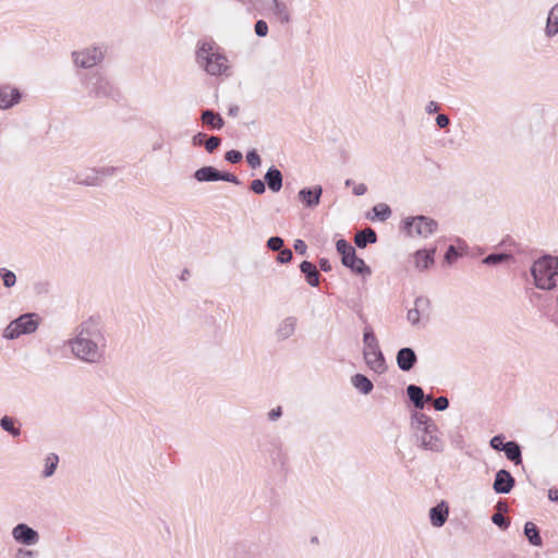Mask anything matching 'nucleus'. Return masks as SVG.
Here are the masks:
<instances>
[{
	"label": "nucleus",
	"instance_id": "5",
	"mask_svg": "<svg viewBox=\"0 0 558 558\" xmlns=\"http://www.w3.org/2000/svg\"><path fill=\"white\" fill-rule=\"evenodd\" d=\"M363 356L366 365L376 374H383L387 369L384 354L373 328L366 325L363 329Z\"/></svg>",
	"mask_w": 558,
	"mask_h": 558
},
{
	"label": "nucleus",
	"instance_id": "31",
	"mask_svg": "<svg viewBox=\"0 0 558 558\" xmlns=\"http://www.w3.org/2000/svg\"><path fill=\"white\" fill-rule=\"evenodd\" d=\"M524 535L533 546H542L543 541L537 526L533 522H526L524 525Z\"/></svg>",
	"mask_w": 558,
	"mask_h": 558
},
{
	"label": "nucleus",
	"instance_id": "47",
	"mask_svg": "<svg viewBox=\"0 0 558 558\" xmlns=\"http://www.w3.org/2000/svg\"><path fill=\"white\" fill-rule=\"evenodd\" d=\"M292 257H293L292 251L289 248H283V250L279 251L277 260L281 264H286V263L291 262Z\"/></svg>",
	"mask_w": 558,
	"mask_h": 558
},
{
	"label": "nucleus",
	"instance_id": "58",
	"mask_svg": "<svg viewBox=\"0 0 558 558\" xmlns=\"http://www.w3.org/2000/svg\"><path fill=\"white\" fill-rule=\"evenodd\" d=\"M239 113V107L238 106H233L229 109V114L232 116V117H236Z\"/></svg>",
	"mask_w": 558,
	"mask_h": 558
},
{
	"label": "nucleus",
	"instance_id": "25",
	"mask_svg": "<svg viewBox=\"0 0 558 558\" xmlns=\"http://www.w3.org/2000/svg\"><path fill=\"white\" fill-rule=\"evenodd\" d=\"M300 269L310 286L317 287L319 284V272L313 263L304 260L301 263Z\"/></svg>",
	"mask_w": 558,
	"mask_h": 558
},
{
	"label": "nucleus",
	"instance_id": "45",
	"mask_svg": "<svg viewBox=\"0 0 558 558\" xmlns=\"http://www.w3.org/2000/svg\"><path fill=\"white\" fill-rule=\"evenodd\" d=\"M266 183L260 179H255L251 182V190L256 194H263L266 191Z\"/></svg>",
	"mask_w": 558,
	"mask_h": 558
},
{
	"label": "nucleus",
	"instance_id": "24",
	"mask_svg": "<svg viewBox=\"0 0 558 558\" xmlns=\"http://www.w3.org/2000/svg\"><path fill=\"white\" fill-rule=\"evenodd\" d=\"M265 183L272 192H279L282 187V173L276 167H270L265 173Z\"/></svg>",
	"mask_w": 558,
	"mask_h": 558
},
{
	"label": "nucleus",
	"instance_id": "56",
	"mask_svg": "<svg viewBox=\"0 0 558 558\" xmlns=\"http://www.w3.org/2000/svg\"><path fill=\"white\" fill-rule=\"evenodd\" d=\"M319 267L323 271H330L331 270V265L330 263L325 259V258H322L320 262H319Z\"/></svg>",
	"mask_w": 558,
	"mask_h": 558
},
{
	"label": "nucleus",
	"instance_id": "61",
	"mask_svg": "<svg viewBox=\"0 0 558 558\" xmlns=\"http://www.w3.org/2000/svg\"><path fill=\"white\" fill-rule=\"evenodd\" d=\"M351 182H352V181H351L350 179H348V180L345 181V185H351Z\"/></svg>",
	"mask_w": 558,
	"mask_h": 558
},
{
	"label": "nucleus",
	"instance_id": "12",
	"mask_svg": "<svg viewBox=\"0 0 558 558\" xmlns=\"http://www.w3.org/2000/svg\"><path fill=\"white\" fill-rule=\"evenodd\" d=\"M299 320L295 316L282 318L276 326L275 338L278 342L290 339L296 331Z\"/></svg>",
	"mask_w": 558,
	"mask_h": 558
},
{
	"label": "nucleus",
	"instance_id": "20",
	"mask_svg": "<svg viewBox=\"0 0 558 558\" xmlns=\"http://www.w3.org/2000/svg\"><path fill=\"white\" fill-rule=\"evenodd\" d=\"M267 9L279 19L281 23L290 22V12L287 4L280 0H262Z\"/></svg>",
	"mask_w": 558,
	"mask_h": 558
},
{
	"label": "nucleus",
	"instance_id": "59",
	"mask_svg": "<svg viewBox=\"0 0 558 558\" xmlns=\"http://www.w3.org/2000/svg\"><path fill=\"white\" fill-rule=\"evenodd\" d=\"M22 553L24 555V558H29L33 555V551H31V550H25V551H22Z\"/></svg>",
	"mask_w": 558,
	"mask_h": 558
},
{
	"label": "nucleus",
	"instance_id": "27",
	"mask_svg": "<svg viewBox=\"0 0 558 558\" xmlns=\"http://www.w3.org/2000/svg\"><path fill=\"white\" fill-rule=\"evenodd\" d=\"M377 241V234L372 228H365L356 232L354 236L355 245L360 248L365 247L367 244H373Z\"/></svg>",
	"mask_w": 558,
	"mask_h": 558
},
{
	"label": "nucleus",
	"instance_id": "40",
	"mask_svg": "<svg viewBox=\"0 0 558 558\" xmlns=\"http://www.w3.org/2000/svg\"><path fill=\"white\" fill-rule=\"evenodd\" d=\"M283 240L280 236H271L267 241V247L274 252H279L282 250Z\"/></svg>",
	"mask_w": 558,
	"mask_h": 558
},
{
	"label": "nucleus",
	"instance_id": "14",
	"mask_svg": "<svg viewBox=\"0 0 558 558\" xmlns=\"http://www.w3.org/2000/svg\"><path fill=\"white\" fill-rule=\"evenodd\" d=\"M430 302L427 298L418 296L414 301V308L408 311L407 319L412 324H418L422 316H428Z\"/></svg>",
	"mask_w": 558,
	"mask_h": 558
},
{
	"label": "nucleus",
	"instance_id": "36",
	"mask_svg": "<svg viewBox=\"0 0 558 558\" xmlns=\"http://www.w3.org/2000/svg\"><path fill=\"white\" fill-rule=\"evenodd\" d=\"M0 277L5 288H12L16 283V276L7 268H0Z\"/></svg>",
	"mask_w": 558,
	"mask_h": 558
},
{
	"label": "nucleus",
	"instance_id": "38",
	"mask_svg": "<svg viewBox=\"0 0 558 558\" xmlns=\"http://www.w3.org/2000/svg\"><path fill=\"white\" fill-rule=\"evenodd\" d=\"M336 248L341 255V258H343V256H349L352 252H354V247L343 239L337 241Z\"/></svg>",
	"mask_w": 558,
	"mask_h": 558
},
{
	"label": "nucleus",
	"instance_id": "11",
	"mask_svg": "<svg viewBox=\"0 0 558 558\" xmlns=\"http://www.w3.org/2000/svg\"><path fill=\"white\" fill-rule=\"evenodd\" d=\"M13 538L23 545L32 546L39 542V534L25 523H19L12 530Z\"/></svg>",
	"mask_w": 558,
	"mask_h": 558
},
{
	"label": "nucleus",
	"instance_id": "33",
	"mask_svg": "<svg viewBox=\"0 0 558 558\" xmlns=\"http://www.w3.org/2000/svg\"><path fill=\"white\" fill-rule=\"evenodd\" d=\"M374 217L372 219L377 218L378 220L385 221L391 216V209L387 204L380 203L373 207Z\"/></svg>",
	"mask_w": 558,
	"mask_h": 558
},
{
	"label": "nucleus",
	"instance_id": "41",
	"mask_svg": "<svg viewBox=\"0 0 558 558\" xmlns=\"http://www.w3.org/2000/svg\"><path fill=\"white\" fill-rule=\"evenodd\" d=\"M504 440H505L504 435H496L490 439L489 445L493 449H495L497 451H502L504 448L506 447V442H504Z\"/></svg>",
	"mask_w": 558,
	"mask_h": 558
},
{
	"label": "nucleus",
	"instance_id": "44",
	"mask_svg": "<svg viewBox=\"0 0 558 558\" xmlns=\"http://www.w3.org/2000/svg\"><path fill=\"white\" fill-rule=\"evenodd\" d=\"M225 158L231 163H238L242 160L243 156L241 151L232 149L226 153Z\"/></svg>",
	"mask_w": 558,
	"mask_h": 558
},
{
	"label": "nucleus",
	"instance_id": "21",
	"mask_svg": "<svg viewBox=\"0 0 558 558\" xmlns=\"http://www.w3.org/2000/svg\"><path fill=\"white\" fill-rule=\"evenodd\" d=\"M73 181L80 185L85 186H100L99 177L96 168H88L81 172H77Z\"/></svg>",
	"mask_w": 558,
	"mask_h": 558
},
{
	"label": "nucleus",
	"instance_id": "7",
	"mask_svg": "<svg viewBox=\"0 0 558 558\" xmlns=\"http://www.w3.org/2000/svg\"><path fill=\"white\" fill-rule=\"evenodd\" d=\"M38 325L39 322L36 314H23L7 326L3 337L15 339L22 335L32 333L38 328Z\"/></svg>",
	"mask_w": 558,
	"mask_h": 558
},
{
	"label": "nucleus",
	"instance_id": "2",
	"mask_svg": "<svg viewBox=\"0 0 558 558\" xmlns=\"http://www.w3.org/2000/svg\"><path fill=\"white\" fill-rule=\"evenodd\" d=\"M411 429L417 447L432 452H442L445 441L437 424L423 412L411 415Z\"/></svg>",
	"mask_w": 558,
	"mask_h": 558
},
{
	"label": "nucleus",
	"instance_id": "26",
	"mask_svg": "<svg viewBox=\"0 0 558 558\" xmlns=\"http://www.w3.org/2000/svg\"><path fill=\"white\" fill-rule=\"evenodd\" d=\"M201 120L203 124L209 126L213 130H220L225 124L221 116L209 109H206L202 112Z\"/></svg>",
	"mask_w": 558,
	"mask_h": 558
},
{
	"label": "nucleus",
	"instance_id": "9",
	"mask_svg": "<svg viewBox=\"0 0 558 558\" xmlns=\"http://www.w3.org/2000/svg\"><path fill=\"white\" fill-rule=\"evenodd\" d=\"M105 50L102 47H85L72 52L73 63L82 69H90L102 61Z\"/></svg>",
	"mask_w": 558,
	"mask_h": 558
},
{
	"label": "nucleus",
	"instance_id": "23",
	"mask_svg": "<svg viewBox=\"0 0 558 558\" xmlns=\"http://www.w3.org/2000/svg\"><path fill=\"white\" fill-rule=\"evenodd\" d=\"M407 395L414 407L421 410L424 408L425 401L433 400L430 395L425 397L423 389L416 385H409L407 387Z\"/></svg>",
	"mask_w": 558,
	"mask_h": 558
},
{
	"label": "nucleus",
	"instance_id": "54",
	"mask_svg": "<svg viewBox=\"0 0 558 558\" xmlns=\"http://www.w3.org/2000/svg\"><path fill=\"white\" fill-rule=\"evenodd\" d=\"M439 104L434 101V100H430L427 102L426 107H425V111L428 113V114H433L435 112H437L439 110Z\"/></svg>",
	"mask_w": 558,
	"mask_h": 558
},
{
	"label": "nucleus",
	"instance_id": "53",
	"mask_svg": "<svg viewBox=\"0 0 558 558\" xmlns=\"http://www.w3.org/2000/svg\"><path fill=\"white\" fill-rule=\"evenodd\" d=\"M282 415V409L281 407H277L272 410H270L267 414L268 420L271 422L277 421Z\"/></svg>",
	"mask_w": 558,
	"mask_h": 558
},
{
	"label": "nucleus",
	"instance_id": "3",
	"mask_svg": "<svg viewBox=\"0 0 558 558\" xmlns=\"http://www.w3.org/2000/svg\"><path fill=\"white\" fill-rule=\"evenodd\" d=\"M196 63L207 74L218 76L229 70V61L220 47L211 40H203L197 44Z\"/></svg>",
	"mask_w": 558,
	"mask_h": 558
},
{
	"label": "nucleus",
	"instance_id": "43",
	"mask_svg": "<svg viewBox=\"0 0 558 558\" xmlns=\"http://www.w3.org/2000/svg\"><path fill=\"white\" fill-rule=\"evenodd\" d=\"M492 521L494 524L501 527L502 530H506L509 526L508 519L499 512L493 514Z\"/></svg>",
	"mask_w": 558,
	"mask_h": 558
},
{
	"label": "nucleus",
	"instance_id": "16",
	"mask_svg": "<svg viewBox=\"0 0 558 558\" xmlns=\"http://www.w3.org/2000/svg\"><path fill=\"white\" fill-rule=\"evenodd\" d=\"M397 365L403 372L411 371L417 362V356L413 349L402 348L397 353Z\"/></svg>",
	"mask_w": 558,
	"mask_h": 558
},
{
	"label": "nucleus",
	"instance_id": "60",
	"mask_svg": "<svg viewBox=\"0 0 558 558\" xmlns=\"http://www.w3.org/2000/svg\"><path fill=\"white\" fill-rule=\"evenodd\" d=\"M161 148V144H154L153 149L158 150Z\"/></svg>",
	"mask_w": 558,
	"mask_h": 558
},
{
	"label": "nucleus",
	"instance_id": "50",
	"mask_svg": "<svg viewBox=\"0 0 558 558\" xmlns=\"http://www.w3.org/2000/svg\"><path fill=\"white\" fill-rule=\"evenodd\" d=\"M207 138V135L205 133L198 132L192 137V145L193 146H203L205 141Z\"/></svg>",
	"mask_w": 558,
	"mask_h": 558
},
{
	"label": "nucleus",
	"instance_id": "48",
	"mask_svg": "<svg viewBox=\"0 0 558 558\" xmlns=\"http://www.w3.org/2000/svg\"><path fill=\"white\" fill-rule=\"evenodd\" d=\"M434 408L437 411H445L449 407V400L446 397H438L433 401Z\"/></svg>",
	"mask_w": 558,
	"mask_h": 558
},
{
	"label": "nucleus",
	"instance_id": "55",
	"mask_svg": "<svg viewBox=\"0 0 558 558\" xmlns=\"http://www.w3.org/2000/svg\"><path fill=\"white\" fill-rule=\"evenodd\" d=\"M367 187L364 183H359L353 187V193L356 196H362L366 193Z\"/></svg>",
	"mask_w": 558,
	"mask_h": 558
},
{
	"label": "nucleus",
	"instance_id": "32",
	"mask_svg": "<svg viewBox=\"0 0 558 558\" xmlns=\"http://www.w3.org/2000/svg\"><path fill=\"white\" fill-rule=\"evenodd\" d=\"M44 461H45V466H44L41 476L44 478L51 477L54 474V472H56V470L58 468L59 457L56 453H49L45 458Z\"/></svg>",
	"mask_w": 558,
	"mask_h": 558
},
{
	"label": "nucleus",
	"instance_id": "49",
	"mask_svg": "<svg viewBox=\"0 0 558 558\" xmlns=\"http://www.w3.org/2000/svg\"><path fill=\"white\" fill-rule=\"evenodd\" d=\"M293 247L298 254H301V255L306 254L307 245L303 240H301V239L295 240Z\"/></svg>",
	"mask_w": 558,
	"mask_h": 558
},
{
	"label": "nucleus",
	"instance_id": "4",
	"mask_svg": "<svg viewBox=\"0 0 558 558\" xmlns=\"http://www.w3.org/2000/svg\"><path fill=\"white\" fill-rule=\"evenodd\" d=\"M531 274L538 289H554L558 276V258L550 255L538 258L532 265Z\"/></svg>",
	"mask_w": 558,
	"mask_h": 558
},
{
	"label": "nucleus",
	"instance_id": "13",
	"mask_svg": "<svg viewBox=\"0 0 558 558\" xmlns=\"http://www.w3.org/2000/svg\"><path fill=\"white\" fill-rule=\"evenodd\" d=\"M22 99L21 92L10 85V84H3L0 85V109L1 110H8L12 107L16 106Z\"/></svg>",
	"mask_w": 558,
	"mask_h": 558
},
{
	"label": "nucleus",
	"instance_id": "42",
	"mask_svg": "<svg viewBox=\"0 0 558 558\" xmlns=\"http://www.w3.org/2000/svg\"><path fill=\"white\" fill-rule=\"evenodd\" d=\"M246 160H247V163L253 168H257L260 166V157L259 155L256 153V150H251L246 154Z\"/></svg>",
	"mask_w": 558,
	"mask_h": 558
},
{
	"label": "nucleus",
	"instance_id": "22",
	"mask_svg": "<svg viewBox=\"0 0 558 558\" xmlns=\"http://www.w3.org/2000/svg\"><path fill=\"white\" fill-rule=\"evenodd\" d=\"M448 514H449V509L445 501H441L437 506L433 507L429 510V519H430L432 525L435 527L442 526L448 519Z\"/></svg>",
	"mask_w": 558,
	"mask_h": 558
},
{
	"label": "nucleus",
	"instance_id": "52",
	"mask_svg": "<svg viewBox=\"0 0 558 558\" xmlns=\"http://www.w3.org/2000/svg\"><path fill=\"white\" fill-rule=\"evenodd\" d=\"M436 124L440 129H445L450 124V120H449L448 116H446V114H438L436 117Z\"/></svg>",
	"mask_w": 558,
	"mask_h": 558
},
{
	"label": "nucleus",
	"instance_id": "30",
	"mask_svg": "<svg viewBox=\"0 0 558 558\" xmlns=\"http://www.w3.org/2000/svg\"><path fill=\"white\" fill-rule=\"evenodd\" d=\"M502 451L506 453V457L514 464L518 465L522 463L521 448L515 441H507Z\"/></svg>",
	"mask_w": 558,
	"mask_h": 558
},
{
	"label": "nucleus",
	"instance_id": "1",
	"mask_svg": "<svg viewBox=\"0 0 558 558\" xmlns=\"http://www.w3.org/2000/svg\"><path fill=\"white\" fill-rule=\"evenodd\" d=\"M66 343L72 354L84 363L99 364L106 357V332L100 323L93 317L82 322Z\"/></svg>",
	"mask_w": 558,
	"mask_h": 558
},
{
	"label": "nucleus",
	"instance_id": "35",
	"mask_svg": "<svg viewBox=\"0 0 558 558\" xmlns=\"http://www.w3.org/2000/svg\"><path fill=\"white\" fill-rule=\"evenodd\" d=\"M96 170H97V174L99 177V183L101 185L104 182V179L114 177L118 173L119 168L113 167V166H104V167L96 168Z\"/></svg>",
	"mask_w": 558,
	"mask_h": 558
},
{
	"label": "nucleus",
	"instance_id": "51",
	"mask_svg": "<svg viewBox=\"0 0 558 558\" xmlns=\"http://www.w3.org/2000/svg\"><path fill=\"white\" fill-rule=\"evenodd\" d=\"M458 257V251L453 245H450L445 254L447 263L451 264Z\"/></svg>",
	"mask_w": 558,
	"mask_h": 558
},
{
	"label": "nucleus",
	"instance_id": "34",
	"mask_svg": "<svg viewBox=\"0 0 558 558\" xmlns=\"http://www.w3.org/2000/svg\"><path fill=\"white\" fill-rule=\"evenodd\" d=\"M0 426L12 436H20L21 429L14 426V420L10 416H3L0 420Z\"/></svg>",
	"mask_w": 558,
	"mask_h": 558
},
{
	"label": "nucleus",
	"instance_id": "39",
	"mask_svg": "<svg viewBox=\"0 0 558 558\" xmlns=\"http://www.w3.org/2000/svg\"><path fill=\"white\" fill-rule=\"evenodd\" d=\"M220 144L221 140L218 136H210L206 138L204 147L207 150V153L211 154L219 147Z\"/></svg>",
	"mask_w": 558,
	"mask_h": 558
},
{
	"label": "nucleus",
	"instance_id": "29",
	"mask_svg": "<svg viewBox=\"0 0 558 558\" xmlns=\"http://www.w3.org/2000/svg\"><path fill=\"white\" fill-rule=\"evenodd\" d=\"M353 387L363 395H368L373 390V383L363 374H355L351 378Z\"/></svg>",
	"mask_w": 558,
	"mask_h": 558
},
{
	"label": "nucleus",
	"instance_id": "57",
	"mask_svg": "<svg viewBox=\"0 0 558 558\" xmlns=\"http://www.w3.org/2000/svg\"><path fill=\"white\" fill-rule=\"evenodd\" d=\"M548 498H549V500H551V501L558 502V489H556V488H550V489L548 490Z\"/></svg>",
	"mask_w": 558,
	"mask_h": 558
},
{
	"label": "nucleus",
	"instance_id": "37",
	"mask_svg": "<svg viewBox=\"0 0 558 558\" xmlns=\"http://www.w3.org/2000/svg\"><path fill=\"white\" fill-rule=\"evenodd\" d=\"M510 258V255L505 253L489 254L483 259L486 265H497Z\"/></svg>",
	"mask_w": 558,
	"mask_h": 558
},
{
	"label": "nucleus",
	"instance_id": "28",
	"mask_svg": "<svg viewBox=\"0 0 558 558\" xmlns=\"http://www.w3.org/2000/svg\"><path fill=\"white\" fill-rule=\"evenodd\" d=\"M545 34L553 37L558 34V3L554 5L547 16Z\"/></svg>",
	"mask_w": 558,
	"mask_h": 558
},
{
	"label": "nucleus",
	"instance_id": "46",
	"mask_svg": "<svg viewBox=\"0 0 558 558\" xmlns=\"http://www.w3.org/2000/svg\"><path fill=\"white\" fill-rule=\"evenodd\" d=\"M255 33L259 37H265L268 33V25L265 21L259 20L255 23Z\"/></svg>",
	"mask_w": 558,
	"mask_h": 558
},
{
	"label": "nucleus",
	"instance_id": "15",
	"mask_svg": "<svg viewBox=\"0 0 558 558\" xmlns=\"http://www.w3.org/2000/svg\"><path fill=\"white\" fill-rule=\"evenodd\" d=\"M514 478L507 470H499L496 473L493 488L497 494H508L514 486Z\"/></svg>",
	"mask_w": 558,
	"mask_h": 558
},
{
	"label": "nucleus",
	"instance_id": "8",
	"mask_svg": "<svg viewBox=\"0 0 558 558\" xmlns=\"http://www.w3.org/2000/svg\"><path fill=\"white\" fill-rule=\"evenodd\" d=\"M404 229L411 236L428 238L436 232L438 223L436 220L426 216H416L405 218Z\"/></svg>",
	"mask_w": 558,
	"mask_h": 558
},
{
	"label": "nucleus",
	"instance_id": "18",
	"mask_svg": "<svg viewBox=\"0 0 558 558\" xmlns=\"http://www.w3.org/2000/svg\"><path fill=\"white\" fill-rule=\"evenodd\" d=\"M342 264L350 268L353 272L359 275H371V268L365 264V262L357 257L355 251L352 252L349 256H343L341 258Z\"/></svg>",
	"mask_w": 558,
	"mask_h": 558
},
{
	"label": "nucleus",
	"instance_id": "17",
	"mask_svg": "<svg viewBox=\"0 0 558 558\" xmlns=\"http://www.w3.org/2000/svg\"><path fill=\"white\" fill-rule=\"evenodd\" d=\"M323 194V187L320 185H316L313 189H302L299 191V199L310 208L316 207L320 202V196Z\"/></svg>",
	"mask_w": 558,
	"mask_h": 558
},
{
	"label": "nucleus",
	"instance_id": "19",
	"mask_svg": "<svg viewBox=\"0 0 558 558\" xmlns=\"http://www.w3.org/2000/svg\"><path fill=\"white\" fill-rule=\"evenodd\" d=\"M435 253L436 248L416 251L413 255L415 268L420 271L428 269L434 264Z\"/></svg>",
	"mask_w": 558,
	"mask_h": 558
},
{
	"label": "nucleus",
	"instance_id": "6",
	"mask_svg": "<svg viewBox=\"0 0 558 558\" xmlns=\"http://www.w3.org/2000/svg\"><path fill=\"white\" fill-rule=\"evenodd\" d=\"M82 84L89 97L102 99L113 95V86L110 81L100 73L86 74Z\"/></svg>",
	"mask_w": 558,
	"mask_h": 558
},
{
	"label": "nucleus",
	"instance_id": "10",
	"mask_svg": "<svg viewBox=\"0 0 558 558\" xmlns=\"http://www.w3.org/2000/svg\"><path fill=\"white\" fill-rule=\"evenodd\" d=\"M194 179L198 182L227 181L239 185L241 182L236 175L229 172H221L213 166H205L194 172Z\"/></svg>",
	"mask_w": 558,
	"mask_h": 558
}]
</instances>
